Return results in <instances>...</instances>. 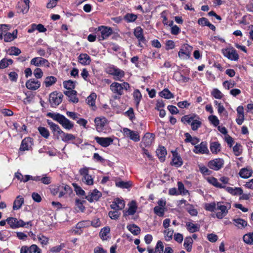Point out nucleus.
I'll use <instances>...</instances> for the list:
<instances>
[{
	"mask_svg": "<svg viewBox=\"0 0 253 253\" xmlns=\"http://www.w3.org/2000/svg\"><path fill=\"white\" fill-rule=\"evenodd\" d=\"M63 86L64 88L68 90H73L75 88V83L72 80H68L63 82Z\"/></svg>",
	"mask_w": 253,
	"mask_h": 253,
	"instance_id": "8fccbe9b",
	"label": "nucleus"
},
{
	"mask_svg": "<svg viewBox=\"0 0 253 253\" xmlns=\"http://www.w3.org/2000/svg\"><path fill=\"white\" fill-rule=\"evenodd\" d=\"M89 168L84 167L79 170V173L82 176V182L87 185L93 184V178L89 174Z\"/></svg>",
	"mask_w": 253,
	"mask_h": 253,
	"instance_id": "423d86ee",
	"label": "nucleus"
},
{
	"mask_svg": "<svg viewBox=\"0 0 253 253\" xmlns=\"http://www.w3.org/2000/svg\"><path fill=\"white\" fill-rule=\"evenodd\" d=\"M58 191H59V195L58 197L59 198H61L65 196L68 193H70L72 191L71 188L68 185L65 186H60L58 187Z\"/></svg>",
	"mask_w": 253,
	"mask_h": 253,
	"instance_id": "7c9ffc66",
	"label": "nucleus"
},
{
	"mask_svg": "<svg viewBox=\"0 0 253 253\" xmlns=\"http://www.w3.org/2000/svg\"><path fill=\"white\" fill-rule=\"evenodd\" d=\"M6 221L12 229L19 227L29 228L32 226L31 221L24 222L22 219H18L15 217H8L6 219Z\"/></svg>",
	"mask_w": 253,
	"mask_h": 253,
	"instance_id": "7ed1b4c3",
	"label": "nucleus"
},
{
	"mask_svg": "<svg viewBox=\"0 0 253 253\" xmlns=\"http://www.w3.org/2000/svg\"><path fill=\"white\" fill-rule=\"evenodd\" d=\"M47 116L59 123L63 128L70 130L74 127V123L59 113H48Z\"/></svg>",
	"mask_w": 253,
	"mask_h": 253,
	"instance_id": "f257e3e1",
	"label": "nucleus"
},
{
	"mask_svg": "<svg viewBox=\"0 0 253 253\" xmlns=\"http://www.w3.org/2000/svg\"><path fill=\"white\" fill-rule=\"evenodd\" d=\"M94 139L96 142L103 147H107L113 143V139L111 137H100L95 136Z\"/></svg>",
	"mask_w": 253,
	"mask_h": 253,
	"instance_id": "dca6fc26",
	"label": "nucleus"
},
{
	"mask_svg": "<svg viewBox=\"0 0 253 253\" xmlns=\"http://www.w3.org/2000/svg\"><path fill=\"white\" fill-rule=\"evenodd\" d=\"M24 203V199L20 196H18L14 200L13 205V209L17 210L19 209Z\"/></svg>",
	"mask_w": 253,
	"mask_h": 253,
	"instance_id": "f704fd0d",
	"label": "nucleus"
},
{
	"mask_svg": "<svg viewBox=\"0 0 253 253\" xmlns=\"http://www.w3.org/2000/svg\"><path fill=\"white\" fill-rule=\"evenodd\" d=\"M96 99V95L95 93H92L90 94L89 96H88L86 99V101L89 105L94 107L95 108V100Z\"/></svg>",
	"mask_w": 253,
	"mask_h": 253,
	"instance_id": "a19ab883",
	"label": "nucleus"
},
{
	"mask_svg": "<svg viewBox=\"0 0 253 253\" xmlns=\"http://www.w3.org/2000/svg\"><path fill=\"white\" fill-rule=\"evenodd\" d=\"M114 80L116 81H121V79L125 76V72L122 70L117 68L113 75Z\"/></svg>",
	"mask_w": 253,
	"mask_h": 253,
	"instance_id": "58836bf2",
	"label": "nucleus"
},
{
	"mask_svg": "<svg viewBox=\"0 0 253 253\" xmlns=\"http://www.w3.org/2000/svg\"><path fill=\"white\" fill-rule=\"evenodd\" d=\"M216 203L214 202L211 203L206 204L205 209L206 211L213 212L216 211Z\"/></svg>",
	"mask_w": 253,
	"mask_h": 253,
	"instance_id": "bf43d9fd",
	"label": "nucleus"
},
{
	"mask_svg": "<svg viewBox=\"0 0 253 253\" xmlns=\"http://www.w3.org/2000/svg\"><path fill=\"white\" fill-rule=\"evenodd\" d=\"M208 119L214 126H217L219 124V120L215 115L210 116Z\"/></svg>",
	"mask_w": 253,
	"mask_h": 253,
	"instance_id": "338daca9",
	"label": "nucleus"
},
{
	"mask_svg": "<svg viewBox=\"0 0 253 253\" xmlns=\"http://www.w3.org/2000/svg\"><path fill=\"white\" fill-rule=\"evenodd\" d=\"M174 77L177 82L182 83H186L190 80V78L189 77H185L180 73H175Z\"/></svg>",
	"mask_w": 253,
	"mask_h": 253,
	"instance_id": "ea45409f",
	"label": "nucleus"
},
{
	"mask_svg": "<svg viewBox=\"0 0 253 253\" xmlns=\"http://www.w3.org/2000/svg\"><path fill=\"white\" fill-rule=\"evenodd\" d=\"M156 152L160 160L164 162L167 154L166 148L164 146H160L157 149Z\"/></svg>",
	"mask_w": 253,
	"mask_h": 253,
	"instance_id": "a878e982",
	"label": "nucleus"
},
{
	"mask_svg": "<svg viewBox=\"0 0 253 253\" xmlns=\"http://www.w3.org/2000/svg\"><path fill=\"white\" fill-rule=\"evenodd\" d=\"M173 232V230L170 228L166 229V230L164 231V237L167 241H169L172 239Z\"/></svg>",
	"mask_w": 253,
	"mask_h": 253,
	"instance_id": "3c124183",
	"label": "nucleus"
},
{
	"mask_svg": "<svg viewBox=\"0 0 253 253\" xmlns=\"http://www.w3.org/2000/svg\"><path fill=\"white\" fill-rule=\"evenodd\" d=\"M88 226V222L86 221H82L78 222L76 226L75 229L73 230V232L76 234H81L82 232V229Z\"/></svg>",
	"mask_w": 253,
	"mask_h": 253,
	"instance_id": "393cba45",
	"label": "nucleus"
},
{
	"mask_svg": "<svg viewBox=\"0 0 253 253\" xmlns=\"http://www.w3.org/2000/svg\"><path fill=\"white\" fill-rule=\"evenodd\" d=\"M172 155L173 158L171 162V165L176 168L181 167L183 164V162L180 156L176 153H173Z\"/></svg>",
	"mask_w": 253,
	"mask_h": 253,
	"instance_id": "b1692460",
	"label": "nucleus"
},
{
	"mask_svg": "<svg viewBox=\"0 0 253 253\" xmlns=\"http://www.w3.org/2000/svg\"><path fill=\"white\" fill-rule=\"evenodd\" d=\"M137 18V15L133 13H127L124 17L125 20L127 22L135 21Z\"/></svg>",
	"mask_w": 253,
	"mask_h": 253,
	"instance_id": "5fc2aeb1",
	"label": "nucleus"
},
{
	"mask_svg": "<svg viewBox=\"0 0 253 253\" xmlns=\"http://www.w3.org/2000/svg\"><path fill=\"white\" fill-rule=\"evenodd\" d=\"M110 229L109 227H105L102 228L99 233L100 238L103 240H107L109 237Z\"/></svg>",
	"mask_w": 253,
	"mask_h": 253,
	"instance_id": "e433bc0d",
	"label": "nucleus"
},
{
	"mask_svg": "<svg viewBox=\"0 0 253 253\" xmlns=\"http://www.w3.org/2000/svg\"><path fill=\"white\" fill-rule=\"evenodd\" d=\"M193 241L191 237H187L184 239L183 246L188 252H190L192 250Z\"/></svg>",
	"mask_w": 253,
	"mask_h": 253,
	"instance_id": "473e14b6",
	"label": "nucleus"
},
{
	"mask_svg": "<svg viewBox=\"0 0 253 253\" xmlns=\"http://www.w3.org/2000/svg\"><path fill=\"white\" fill-rule=\"evenodd\" d=\"M221 52L225 57L230 60L236 61L239 59L237 50L231 46L223 48Z\"/></svg>",
	"mask_w": 253,
	"mask_h": 253,
	"instance_id": "39448f33",
	"label": "nucleus"
},
{
	"mask_svg": "<svg viewBox=\"0 0 253 253\" xmlns=\"http://www.w3.org/2000/svg\"><path fill=\"white\" fill-rule=\"evenodd\" d=\"M155 135L153 133L147 132L142 138L141 143L145 147L150 146L154 141Z\"/></svg>",
	"mask_w": 253,
	"mask_h": 253,
	"instance_id": "f3484780",
	"label": "nucleus"
},
{
	"mask_svg": "<svg viewBox=\"0 0 253 253\" xmlns=\"http://www.w3.org/2000/svg\"><path fill=\"white\" fill-rule=\"evenodd\" d=\"M186 210L191 216H197L198 211L194 206L191 204H187L186 206Z\"/></svg>",
	"mask_w": 253,
	"mask_h": 253,
	"instance_id": "c03bdc74",
	"label": "nucleus"
},
{
	"mask_svg": "<svg viewBox=\"0 0 253 253\" xmlns=\"http://www.w3.org/2000/svg\"><path fill=\"white\" fill-rule=\"evenodd\" d=\"M202 125V122L200 120L199 117L197 116V118H195L191 124V129L193 130H196L199 128Z\"/></svg>",
	"mask_w": 253,
	"mask_h": 253,
	"instance_id": "a18cd8bd",
	"label": "nucleus"
},
{
	"mask_svg": "<svg viewBox=\"0 0 253 253\" xmlns=\"http://www.w3.org/2000/svg\"><path fill=\"white\" fill-rule=\"evenodd\" d=\"M253 173V170L250 167L242 168L239 172V174L241 177L244 179H247L249 178L252 175Z\"/></svg>",
	"mask_w": 253,
	"mask_h": 253,
	"instance_id": "aec40b11",
	"label": "nucleus"
},
{
	"mask_svg": "<svg viewBox=\"0 0 253 253\" xmlns=\"http://www.w3.org/2000/svg\"><path fill=\"white\" fill-rule=\"evenodd\" d=\"M186 226L187 230L190 233H194L198 231L200 229V226L198 224H194L190 222L186 223Z\"/></svg>",
	"mask_w": 253,
	"mask_h": 253,
	"instance_id": "2f4dec72",
	"label": "nucleus"
},
{
	"mask_svg": "<svg viewBox=\"0 0 253 253\" xmlns=\"http://www.w3.org/2000/svg\"><path fill=\"white\" fill-rule=\"evenodd\" d=\"M30 253H42L41 250L37 245L33 244L29 247Z\"/></svg>",
	"mask_w": 253,
	"mask_h": 253,
	"instance_id": "774afa93",
	"label": "nucleus"
},
{
	"mask_svg": "<svg viewBox=\"0 0 253 253\" xmlns=\"http://www.w3.org/2000/svg\"><path fill=\"white\" fill-rule=\"evenodd\" d=\"M127 228L134 235H137L140 233V228L135 224L128 225Z\"/></svg>",
	"mask_w": 253,
	"mask_h": 253,
	"instance_id": "79ce46f5",
	"label": "nucleus"
},
{
	"mask_svg": "<svg viewBox=\"0 0 253 253\" xmlns=\"http://www.w3.org/2000/svg\"><path fill=\"white\" fill-rule=\"evenodd\" d=\"M233 221L234 222L235 225L239 228H244L248 225L246 221L240 218L233 219Z\"/></svg>",
	"mask_w": 253,
	"mask_h": 253,
	"instance_id": "4c0bfd02",
	"label": "nucleus"
},
{
	"mask_svg": "<svg viewBox=\"0 0 253 253\" xmlns=\"http://www.w3.org/2000/svg\"><path fill=\"white\" fill-rule=\"evenodd\" d=\"M123 132L126 136L129 138L134 142H138L140 140L139 133L136 131L132 130L127 128H124Z\"/></svg>",
	"mask_w": 253,
	"mask_h": 253,
	"instance_id": "ddd939ff",
	"label": "nucleus"
},
{
	"mask_svg": "<svg viewBox=\"0 0 253 253\" xmlns=\"http://www.w3.org/2000/svg\"><path fill=\"white\" fill-rule=\"evenodd\" d=\"M30 64L36 67L43 66L46 68H49L50 66L49 62L47 59L42 57L33 58L30 61Z\"/></svg>",
	"mask_w": 253,
	"mask_h": 253,
	"instance_id": "9d476101",
	"label": "nucleus"
},
{
	"mask_svg": "<svg viewBox=\"0 0 253 253\" xmlns=\"http://www.w3.org/2000/svg\"><path fill=\"white\" fill-rule=\"evenodd\" d=\"M76 137L73 134L64 132L63 136H62L61 140L64 142H67L70 140H73Z\"/></svg>",
	"mask_w": 253,
	"mask_h": 253,
	"instance_id": "e2e57ef3",
	"label": "nucleus"
},
{
	"mask_svg": "<svg viewBox=\"0 0 253 253\" xmlns=\"http://www.w3.org/2000/svg\"><path fill=\"white\" fill-rule=\"evenodd\" d=\"M224 161L221 158H216L210 161L208 167L211 169L217 171L220 169L224 165Z\"/></svg>",
	"mask_w": 253,
	"mask_h": 253,
	"instance_id": "1a4fd4ad",
	"label": "nucleus"
},
{
	"mask_svg": "<svg viewBox=\"0 0 253 253\" xmlns=\"http://www.w3.org/2000/svg\"><path fill=\"white\" fill-rule=\"evenodd\" d=\"M159 95L163 98L169 99L174 97V95L168 89L165 88L159 93Z\"/></svg>",
	"mask_w": 253,
	"mask_h": 253,
	"instance_id": "c9c22d12",
	"label": "nucleus"
},
{
	"mask_svg": "<svg viewBox=\"0 0 253 253\" xmlns=\"http://www.w3.org/2000/svg\"><path fill=\"white\" fill-rule=\"evenodd\" d=\"M210 148L212 154H217L221 151V145L218 142H211L210 143Z\"/></svg>",
	"mask_w": 253,
	"mask_h": 253,
	"instance_id": "bb28decb",
	"label": "nucleus"
},
{
	"mask_svg": "<svg viewBox=\"0 0 253 253\" xmlns=\"http://www.w3.org/2000/svg\"><path fill=\"white\" fill-rule=\"evenodd\" d=\"M78 61L83 65H88L91 62V58L86 53H81L78 57Z\"/></svg>",
	"mask_w": 253,
	"mask_h": 253,
	"instance_id": "4be33fe9",
	"label": "nucleus"
},
{
	"mask_svg": "<svg viewBox=\"0 0 253 253\" xmlns=\"http://www.w3.org/2000/svg\"><path fill=\"white\" fill-rule=\"evenodd\" d=\"M134 35L139 42H143L145 40L143 36V31L141 27H137L135 29Z\"/></svg>",
	"mask_w": 253,
	"mask_h": 253,
	"instance_id": "72a5a7b5",
	"label": "nucleus"
},
{
	"mask_svg": "<svg viewBox=\"0 0 253 253\" xmlns=\"http://www.w3.org/2000/svg\"><path fill=\"white\" fill-rule=\"evenodd\" d=\"M224 188H225L226 190L228 192L233 195H241L243 192V189L240 187L233 188L231 187L225 186Z\"/></svg>",
	"mask_w": 253,
	"mask_h": 253,
	"instance_id": "c85d7f7f",
	"label": "nucleus"
},
{
	"mask_svg": "<svg viewBox=\"0 0 253 253\" xmlns=\"http://www.w3.org/2000/svg\"><path fill=\"white\" fill-rule=\"evenodd\" d=\"M13 60L11 59L3 58L0 61V69H4L8 67L9 65L12 64Z\"/></svg>",
	"mask_w": 253,
	"mask_h": 253,
	"instance_id": "09e8293b",
	"label": "nucleus"
},
{
	"mask_svg": "<svg viewBox=\"0 0 253 253\" xmlns=\"http://www.w3.org/2000/svg\"><path fill=\"white\" fill-rule=\"evenodd\" d=\"M85 202V201L84 200H81L79 199H77L75 201L76 206L82 212L84 211L85 209V208L83 205Z\"/></svg>",
	"mask_w": 253,
	"mask_h": 253,
	"instance_id": "13d9d810",
	"label": "nucleus"
},
{
	"mask_svg": "<svg viewBox=\"0 0 253 253\" xmlns=\"http://www.w3.org/2000/svg\"><path fill=\"white\" fill-rule=\"evenodd\" d=\"M57 81V79L54 76L47 77L44 81V84L46 87H49L54 84Z\"/></svg>",
	"mask_w": 253,
	"mask_h": 253,
	"instance_id": "37998d69",
	"label": "nucleus"
},
{
	"mask_svg": "<svg viewBox=\"0 0 253 253\" xmlns=\"http://www.w3.org/2000/svg\"><path fill=\"white\" fill-rule=\"evenodd\" d=\"M165 208L160 207L159 206H156L154 208V213L160 217H163L164 215Z\"/></svg>",
	"mask_w": 253,
	"mask_h": 253,
	"instance_id": "4d7b16f0",
	"label": "nucleus"
},
{
	"mask_svg": "<svg viewBox=\"0 0 253 253\" xmlns=\"http://www.w3.org/2000/svg\"><path fill=\"white\" fill-rule=\"evenodd\" d=\"M177 186L178 191L180 194L185 195L188 193V191L185 189L184 186L181 182L178 181L177 183Z\"/></svg>",
	"mask_w": 253,
	"mask_h": 253,
	"instance_id": "0e129e2a",
	"label": "nucleus"
},
{
	"mask_svg": "<svg viewBox=\"0 0 253 253\" xmlns=\"http://www.w3.org/2000/svg\"><path fill=\"white\" fill-rule=\"evenodd\" d=\"M33 145V140L30 137L25 138L21 142L20 150L22 151L29 150Z\"/></svg>",
	"mask_w": 253,
	"mask_h": 253,
	"instance_id": "a211bd4d",
	"label": "nucleus"
},
{
	"mask_svg": "<svg viewBox=\"0 0 253 253\" xmlns=\"http://www.w3.org/2000/svg\"><path fill=\"white\" fill-rule=\"evenodd\" d=\"M97 31L100 32L101 35L99 37V40H104L108 38L113 33L111 28L101 26L98 27Z\"/></svg>",
	"mask_w": 253,
	"mask_h": 253,
	"instance_id": "4468645a",
	"label": "nucleus"
},
{
	"mask_svg": "<svg viewBox=\"0 0 253 253\" xmlns=\"http://www.w3.org/2000/svg\"><path fill=\"white\" fill-rule=\"evenodd\" d=\"M63 95L61 93L56 92L51 93L49 95V100L52 107H55L59 105L62 101Z\"/></svg>",
	"mask_w": 253,
	"mask_h": 253,
	"instance_id": "9b49d317",
	"label": "nucleus"
},
{
	"mask_svg": "<svg viewBox=\"0 0 253 253\" xmlns=\"http://www.w3.org/2000/svg\"><path fill=\"white\" fill-rule=\"evenodd\" d=\"M211 94L216 99H220L223 96V95L221 92L217 88L213 89L211 91Z\"/></svg>",
	"mask_w": 253,
	"mask_h": 253,
	"instance_id": "69168bd1",
	"label": "nucleus"
},
{
	"mask_svg": "<svg viewBox=\"0 0 253 253\" xmlns=\"http://www.w3.org/2000/svg\"><path fill=\"white\" fill-rule=\"evenodd\" d=\"M41 86L40 82L35 79H32L28 80L26 83V86L27 88L32 90L38 89Z\"/></svg>",
	"mask_w": 253,
	"mask_h": 253,
	"instance_id": "6ab92c4d",
	"label": "nucleus"
},
{
	"mask_svg": "<svg viewBox=\"0 0 253 253\" xmlns=\"http://www.w3.org/2000/svg\"><path fill=\"white\" fill-rule=\"evenodd\" d=\"M193 47L188 44H183L178 53V57L182 59H187L190 58Z\"/></svg>",
	"mask_w": 253,
	"mask_h": 253,
	"instance_id": "6e6552de",
	"label": "nucleus"
},
{
	"mask_svg": "<svg viewBox=\"0 0 253 253\" xmlns=\"http://www.w3.org/2000/svg\"><path fill=\"white\" fill-rule=\"evenodd\" d=\"M244 241L248 244H253V233L245 235L243 237Z\"/></svg>",
	"mask_w": 253,
	"mask_h": 253,
	"instance_id": "052dcab7",
	"label": "nucleus"
},
{
	"mask_svg": "<svg viewBox=\"0 0 253 253\" xmlns=\"http://www.w3.org/2000/svg\"><path fill=\"white\" fill-rule=\"evenodd\" d=\"M102 196V193L96 189L90 190L85 198L89 202L97 201Z\"/></svg>",
	"mask_w": 253,
	"mask_h": 253,
	"instance_id": "2eb2a0df",
	"label": "nucleus"
},
{
	"mask_svg": "<svg viewBox=\"0 0 253 253\" xmlns=\"http://www.w3.org/2000/svg\"><path fill=\"white\" fill-rule=\"evenodd\" d=\"M77 91L76 90H67L64 93L67 96L71 102L77 103L79 102V99L77 97Z\"/></svg>",
	"mask_w": 253,
	"mask_h": 253,
	"instance_id": "5701e85b",
	"label": "nucleus"
},
{
	"mask_svg": "<svg viewBox=\"0 0 253 253\" xmlns=\"http://www.w3.org/2000/svg\"><path fill=\"white\" fill-rule=\"evenodd\" d=\"M37 238L41 244L43 246L47 245L48 243L49 239L47 237L42 234H39L37 236Z\"/></svg>",
	"mask_w": 253,
	"mask_h": 253,
	"instance_id": "6e6d98bb",
	"label": "nucleus"
},
{
	"mask_svg": "<svg viewBox=\"0 0 253 253\" xmlns=\"http://www.w3.org/2000/svg\"><path fill=\"white\" fill-rule=\"evenodd\" d=\"M29 3V0H23V4H20L19 3L18 8L19 12H22L23 14L27 13L30 7Z\"/></svg>",
	"mask_w": 253,
	"mask_h": 253,
	"instance_id": "c756f323",
	"label": "nucleus"
},
{
	"mask_svg": "<svg viewBox=\"0 0 253 253\" xmlns=\"http://www.w3.org/2000/svg\"><path fill=\"white\" fill-rule=\"evenodd\" d=\"M208 181L209 183L213 185L216 187L220 188H223L225 187V186L223 185L222 184L220 183L218 180L213 177H211L209 178Z\"/></svg>",
	"mask_w": 253,
	"mask_h": 253,
	"instance_id": "de8ad7c7",
	"label": "nucleus"
},
{
	"mask_svg": "<svg viewBox=\"0 0 253 253\" xmlns=\"http://www.w3.org/2000/svg\"><path fill=\"white\" fill-rule=\"evenodd\" d=\"M197 118V115L195 114L185 115L181 118V121L184 124L190 125L195 118Z\"/></svg>",
	"mask_w": 253,
	"mask_h": 253,
	"instance_id": "cd10ccee",
	"label": "nucleus"
},
{
	"mask_svg": "<svg viewBox=\"0 0 253 253\" xmlns=\"http://www.w3.org/2000/svg\"><path fill=\"white\" fill-rule=\"evenodd\" d=\"M130 88L128 83L124 82L122 84L114 82L110 85V89L115 94L114 99L120 98V96L124 94V90H127Z\"/></svg>",
	"mask_w": 253,
	"mask_h": 253,
	"instance_id": "f03ea898",
	"label": "nucleus"
},
{
	"mask_svg": "<svg viewBox=\"0 0 253 253\" xmlns=\"http://www.w3.org/2000/svg\"><path fill=\"white\" fill-rule=\"evenodd\" d=\"M164 248L163 242L160 240L158 241L155 248L156 253H163Z\"/></svg>",
	"mask_w": 253,
	"mask_h": 253,
	"instance_id": "680f3d73",
	"label": "nucleus"
},
{
	"mask_svg": "<svg viewBox=\"0 0 253 253\" xmlns=\"http://www.w3.org/2000/svg\"><path fill=\"white\" fill-rule=\"evenodd\" d=\"M231 208L230 205L228 203L218 202L216 203V216L218 219H222L228 213L229 210Z\"/></svg>",
	"mask_w": 253,
	"mask_h": 253,
	"instance_id": "20e7f679",
	"label": "nucleus"
},
{
	"mask_svg": "<svg viewBox=\"0 0 253 253\" xmlns=\"http://www.w3.org/2000/svg\"><path fill=\"white\" fill-rule=\"evenodd\" d=\"M96 130L99 132H106L108 121L105 117H96L94 119Z\"/></svg>",
	"mask_w": 253,
	"mask_h": 253,
	"instance_id": "0eeeda50",
	"label": "nucleus"
},
{
	"mask_svg": "<svg viewBox=\"0 0 253 253\" xmlns=\"http://www.w3.org/2000/svg\"><path fill=\"white\" fill-rule=\"evenodd\" d=\"M116 186L121 188H128L131 187V184L129 181H117L115 182Z\"/></svg>",
	"mask_w": 253,
	"mask_h": 253,
	"instance_id": "49530a36",
	"label": "nucleus"
},
{
	"mask_svg": "<svg viewBox=\"0 0 253 253\" xmlns=\"http://www.w3.org/2000/svg\"><path fill=\"white\" fill-rule=\"evenodd\" d=\"M128 209L125 213H124V216L127 215H133L136 212L137 209V206L135 201H132L128 204Z\"/></svg>",
	"mask_w": 253,
	"mask_h": 253,
	"instance_id": "412c9836",
	"label": "nucleus"
},
{
	"mask_svg": "<svg viewBox=\"0 0 253 253\" xmlns=\"http://www.w3.org/2000/svg\"><path fill=\"white\" fill-rule=\"evenodd\" d=\"M38 130L40 134L45 138H48L49 136V132L48 130L42 126H40L38 127Z\"/></svg>",
	"mask_w": 253,
	"mask_h": 253,
	"instance_id": "864d4df0",
	"label": "nucleus"
},
{
	"mask_svg": "<svg viewBox=\"0 0 253 253\" xmlns=\"http://www.w3.org/2000/svg\"><path fill=\"white\" fill-rule=\"evenodd\" d=\"M193 151L197 154H209L210 153L207 143L206 141H202L200 144L195 146Z\"/></svg>",
	"mask_w": 253,
	"mask_h": 253,
	"instance_id": "f8f14e48",
	"label": "nucleus"
},
{
	"mask_svg": "<svg viewBox=\"0 0 253 253\" xmlns=\"http://www.w3.org/2000/svg\"><path fill=\"white\" fill-rule=\"evenodd\" d=\"M47 123L53 134H55V132H57V131L60 129V127L58 125L53 123L51 121L47 120Z\"/></svg>",
	"mask_w": 253,
	"mask_h": 253,
	"instance_id": "603ef678",
	"label": "nucleus"
}]
</instances>
